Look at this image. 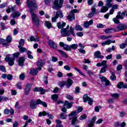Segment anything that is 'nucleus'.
Listing matches in <instances>:
<instances>
[{"label": "nucleus", "mask_w": 127, "mask_h": 127, "mask_svg": "<svg viewBox=\"0 0 127 127\" xmlns=\"http://www.w3.org/2000/svg\"><path fill=\"white\" fill-rule=\"evenodd\" d=\"M111 44V40H108L107 41L102 43V46H105V45H110Z\"/></svg>", "instance_id": "79ce46f5"}, {"label": "nucleus", "mask_w": 127, "mask_h": 127, "mask_svg": "<svg viewBox=\"0 0 127 127\" xmlns=\"http://www.w3.org/2000/svg\"><path fill=\"white\" fill-rule=\"evenodd\" d=\"M21 82H18L17 83V89H19V90H21V89H22V87H21Z\"/></svg>", "instance_id": "e2e57ef3"}, {"label": "nucleus", "mask_w": 127, "mask_h": 127, "mask_svg": "<svg viewBox=\"0 0 127 127\" xmlns=\"http://www.w3.org/2000/svg\"><path fill=\"white\" fill-rule=\"evenodd\" d=\"M46 115H47L48 117H49V119H50L51 120H52V119L54 118V117H53V115L49 113H47L45 111H43V112H40L39 113V117H42V116L44 117L46 116Z\"/></svg>", "instance_id": "f8f14e48"}, {"label": "nucleus", "mask_w": 127, "mask_h": 127, "mask_svg": "<svg viewBox=\"0 0 127 127\" xmlns=\"http://www.w3.org/2000/svg\"><path fill=\"white\" fill-rule=\"evenodd\" d=\"M38 71H37V69H33L32 70H30V74H31V75H37V72Z\"/></svg>", "instance_id": "f704fd0d"}, {"label": "nucleus", "mask_w": 127, "mask_h": 127, "mask_svg": "<svg viewBox=\"0 0 127 127\" xmlns=\"http://www.w3.org/2000/svg\"><path fill=\"white\" fill-rule=\"evenodd\" d=\"M106 68L107 67H102L100 71V73H106Z\"/></svg>", "instance_id": "774afa93"}, {"label": "nucleus", "mask_w": 127, "mask_h": 127, "mask_svg": "<svg viewBox=\"0 0 127 127\" xmlns=\"http://www.w3.org/2000/svg\"><path fill=\"white\" fill-rule=\"evenodd\" d=\"M33 91L34 92H40L41 95H43L45 93V90L42 87H35L34 88Z\"/></svg>", "instance_id": "f3484780"}, {"label": "nucleus", "mask_w": 127, "mask_h": 127, "mask_svg": "<svg viewBox=\"0 0 127 127\" xmlns=\"http://www.w3.org/2000/svg\"><path fill=\"white\" fill-rule=\"evenodd\" d=\"M24 61H25L24 58L20 57L18 61L19 66H23L24 65Z\"/></svg>", "instance_id": "b1692460"}, {"label": "nucleus", "mask_w": 127, "mask_h": 127, "mask_svg": "<svg viewBox=\"0 0 127 127\" xmlns=\"http://www.w3.org/2000/svg\"><path fill=\"white\" fill-rule=\"evenodd\" d=\"M0 26H1V30H4V29H5V26H4V23H3V22H1Z\"/></svg>", "instance_id": "338daca9"}, {"label": "nucleus", "mask_w": 127, "mask_h": 127, "mask_svg": "<svg viewBox=\"0 0 127 127\" xmlns=\"http://www.w3.org/2000/svg\"><path fill=\"white\" fill-rule=\"evenodd\" d=\"M126 46H127V43H123L120 45L121 49H125V48H126Z\"/></svg>", "instance_id": "603ef678"}, {"label": "nucleus", "mask_w": 127, "mask_h": 127, "mask_svg": "<svg viewBox=\"0 0 127 127\" xmlns=\"http://www.w3.org/2000/svg\"><path fill=\"white\" fill-rule=\"evenodd\" d=\"M94 55L95 56L94 58H99L100 59H103V58H104V56L101 55V52L99 51L95 52Z\"/></svg>", "instance_id": "aec40b11"}, {"label": "nucleus", "mask_w": 127, "mask_h": 127, "mask_svg": "<svg viewBox=\"0 0 127 127\" xmlns=\"http://www.w3.org/2000/svg\"><path fill=\"white\" fill-rule=\"evenodd\" d=\"M36 105H42V106H44L45 108H47V103H46L45 102L41 101L40 99H37V101H35V100H32L30 101V109L35 110L36 109V108H37Z\"/></svg>", "instance_id": "f03ea898"}, {"label": "nucleus", "mask_w": 127, "mask_h": 127, "mask_svg": "<svg viewBox=\"0 0 127 127\" xmlns=\"http://www.w3.org/2000/svg\"><path fill=\"white\" fill-rule=\"evenodd\" d=\"M25 78V74L24 73H22L20 74L19 75V79L20 80H21L22 81L24 80V78Z\"/></svg>", "instance_id": "4d7b16f0"}, {"label": "nucleus", "mask_w": 127, "mask_h": 127, "mask_svg": "<svg viewBox=\"0 0 127 127\" xmlns=\"http://www.w3.org/2000/svg\"><path fill=\"white\" fill-rule=\"evenodd\" d=\"M0 70L2 71V72H4L5 73L6 72V69H5V66L3 65H0Z\"/></svg>", "instance_id": "09e8293b"}, {"label": "nucleus", "mask_w": 127, "mask_h": 127, "mask_svg": "<svg viewBox=\"0 0 127 127\" xmlns=\"http://www.w3.org/2000/svg\"><path fill=\"white\" fill-rule=\"evenodd\" d=\"M101 66L104 67L108 68V64H107V61H103L101 63Z\"/></svg>", "instance_id": "49530a36"}, {"label": "nucleus", "mask_w": 127, "mask_h": 127, "mask_svg": "<svg viewBox=\"0 0 127 127\" xmlns=\"http://www.w3.org/2000/svg\"><path fill=\"white\" fill-rule=\"evenodd\" d=\"M58 52H60L61 53L63 57H64V58H67L68 57V56L67 55V54H66V53H65V52L61 50H58Z\"/></svg>", "instance_id": "c756f323"}, {"label": "nucleus", "mask_w": 127, "mask_h": 127, "mask_svg": "<svg viewBox=\"0 0 127 127\" xmlns=\"http://www.w3.org/2000/svg\"><path fill=\"white\" fill-rule=\"evenodd\" d=\"M27 5H28L29 7H31L30 9H32L33 10L32 7L33 8H37V5H36V2L35 1H28L27 2Z\"/></svg>", "instance_id": "ddd939ff"}, {"label": "nucleus", "mask_w": 127, "mask_h": 127, "mask_svg": "<svg viewBox=\"0 0 127 127\" xmlns=\"http://www.w3.org/2000/svg\"><path fill=\"white\" fill-rule=\"evenodd\" d=\"M127 25L124 24H120L117 26V28H115L113 29L115 32H118V31H121L122 30H125V29H127Z\"/></svg>", "instance_id": "6e6552de"}, {"label": "nucleus", "mask_w": 127, "mask_h": 127, "mask_svg": "<svg viewBox=\"0 0 127 127\" xmlns=\"http://www.w3.org/2000/svg\"><path fill=\"white\" fill-rule=\"evenodd\" d=\"M119 18L116 17L115 18H113V21H114V23H115V24H119L120 23H121V22H120V21L119 20Z\"/></svg>", "instance_id": "ea45409f"}, {"label": "nucleus", "mask_w": 127, "mask_h": 127, "mask_svg": "<svg viewBox=\"0 0 127 127\" xmlns=\"http://www.w3.org/2000/svg\"><path fill=\"white\" fill-rule=\"evenodd\" d=\"M32 85L31 83H28L26 85V87L25 88V95L27 96L29 94V92H30V89H31Z\"/></svg>", "instance_id": "9b49d317"}, {"label": "nucleus", "mask_w": 127, "mask_h": 127, "mask_svg": "<svg viewBox=\"0 0 127 127\" xmlns=\"http://www.w3.org/2000/svg\"><path fill=\"white\" fill-rule=\"evenodd\" d=\"M18 48H19V50L21 53H24V52L27 51V49L23 47L18 46Z\"/></svg>", "instance_id": "c85d7f7f"}, {"label": "nucleus", "mask_w": 127, "mask_h": 127, "mask_svg": "<svg viewBox=\"0 0 127 127\" xmlns=\"http://www.w3.org/2000/svg\"><path fill=\"white\" fill-rule=\"evenodd\" d=\"M45 26H46L49 29L50 28H52V24L49 21L45 22Z\"/></svg>", "instance_id": "473e14b6"}, {"label": "nucleus", "mask_w": 127, "mask_h": 127, "mask_svg": "<svg viewBox=\"0 0 127 127\" xmlns=\"http://www.w3.org/2000/svg\"><path fill=\"white\" fill-rule=\"evenodd\" d=\"M117 87L119 89H122V88L123 89H127V83L124 84L123 82H119Z\"/></svg>", "instance_id": "6ab92c4d"}, {"label": "nucleus", "mask_w": 127, "mask_h": 127, "mask_svg": "<svg viewBox=\"0 0 127 127\" xmlns=\"http://www.w3.org/2000/svg\"><path fill=\"white\" fill-rule=\"evenodd\" d=\"M56 16L58 18V17H60V18H63V13L62 12V11H61V10H58L56 12Z\"/></svg>", "instance_id": "393cba45"}, {"label": "nucleus", "mask_w": 127, "mask_h": 127, "mask_svg": "<svg viewBox=\"0 0 127 127\" xmlns=\"http://www.w3.org/2000/svg\"><path fill=\"white\" fill-rule=\"evenodd\" d=\"M58 98H59V96H58V95L57 94H54L52 95L51 97V99L53 101H57V100H58Z\"/></svg>", "instance_id": "e433bc0d"}, {"label": "nucleus", "mask_w": 127, "mask_h": 127, "mask_svg": "<svg viewBox=\"0 0 127 127\" xmlns=\"http://www.w3.org/2000/svg\"><path fill=\"white\" fill-rule=\"evenodd\" d=\"M65 85L66 86V81H60L59 83V86H60L61 88H63V86Z\"/></svg>", "instance_id": "37998d69"}, {"label": "nucleus", "mask_w": 127, "mask_h": 127, "mask_svg": "<svg viewBox=\"0 0 127 127\" xmlns=\"http://www.w3.org/2000/svg\"><path fill=\"white\" fill-rule=\"evenodd\" d=\"M48 43L51 48L53 49H57V45L53 41L50 40Z\"/></svg>", "instance_id": "dca6fc26"}, {"label": "nucleus", "mask_w": 127, "mask_h": 127, "mask_svg": "<svg viewBox=\"0 0 127 127\" xmlns=\"http://www.w3.org/2000/svg\"><path fill=\"white\" fill-rule=\"evenodd\" d=\"M68 117H69V120L71 121V120H76L77 118H78V112L74 111H72L69 114Z\"/></svg>", "instance_id": "9d476101"}, {"label": "nucleus", "mask_w": 127, "mask_h": 127, "mask_svg": "<svg viewBox=\"0 0 127 127\" xmlns=\"http://www.w3.org/2000/svg\"><path fill=\"white\" fill-rule=\"evenodd\" d=\"M73 83H74V82L73 81V80L72 79H71L70 78L67 79V81H66V83H65V86H66V88L69 89V87H71V86H72V85H73Z\"/></svg>", "instance_id": "412c9836"}, {"label": "nucleus", "mask_w": 127, "mask_h": 127, "mask_svg": "<svg viewBox=\"0 0 127 127\" xmlns=\"http://www.w3.org/2000/svg\"><path fill=\"white\" fill-rule=\"evenodd\" d=\"M111 96L113 97V98L117 99V98H119V97L120 96V94H119V93H114L112 94Z\"/></svg>", "instance_id": "052dcab7"}, {"label": "nucleus", "mask_w": 127, "mask_h": 127, "mask_svg": "<svg viewBox=\"0 0 127 127\" xmlns=\"http://www.w3.org/2000/svg\"><path fill=\"white\" fill-rule=\"evenodd\" d=\"M24 42H25L24 39H21L19 41V45L18 46H20L21 47L23 46V45H24Z\"/></svg>", "instance_id": "c03bdc74"}, {"label": "nucleus", "mask_w": 127, "mask_h": 127, "mask_svg": "<svg viewBox=\"0 0 127 127\" xmlns=\"http://www.w3.org/2000/svg\"><path fill=\"white\" fill-rule=\"evenodd\" d=\"M86 119H87V115H86V114H83L80 116L79 120H80V121H83V120H86Z\"/></svg>", "instance_id": "6e6d98bb"}, {"label": "nucleus", "mask_w": 127, "mask_h": 127, "mask_svg": "<svg viewBox=\"0 0 127 127\" xmlns=\"http://www.w3.org/2000/svg\"><path fill=\"white\" fill-rule=\"evenodd\" d=\"M106 6L109 9V8L113 6V4L111 3H106Z\"/></svg>", "instance_id": "69168bd1"}, {"label": "nucleus", "mask_w": 127, "mask_h": 127, "mask_svg": "<svg viewBox=\"0 0 127 127\" xmlns=\"http://www.w3.org/2000/svg\"><path fill=\"white\" fill-rule=\"evenodd\" d=\"M96 120H97V118L96 117H93L92 121H90V123L88 124V127H93L94 126V124H95V122H96Z\"/></svg>", "instance_id": "a878e982"}, {"label": "nucleus", "mask_w": 127, "mask_h": 127, "mask_svg": "<svg viewBox=\"0 0 127 127\" xmlns=\"http://www.w3.org/2000/svg\"><path fill=\"white\" fill-rule=\"evenodd\" d=\"M93 23V20H90V21H86L83 23V27L85 28H89L90 25H92Z\"/></svg>", "instance_id": "2eb2a0df"}, {"label": "nucleus", "mask_w": 127, "mask_h": 127, "mask_svg": "<svg viewBox=\"0 0 127 127\" xmlns=\"http://www.w3.org/2000/svg\"><path fill=\"white\" fill-rule=\"evenodd\" d=\"M73 102H71L70 103H69L68 101L66 100L64 102V107H65L66 106V109H71L72 108V106H73Z\"/></svg>", "instance_id": "4be33fe9"}, {"label": "nucleus", "mask_w": 127, "mask_h": 127, "mask_svg": "<svg viewBox=\"0 0 127 127\" xmlns=\"http://www.w3.org/2000/svg\"><path fill=\"white\" fill-rule=\"evenodd\" d=\"M78 124H79V121L77 118L71 121V125H72V126H76V125H78Z\"/></svg>", "instance_id": "4c0bfd02"}, {"label": "nucleus", "mask_w": 127, "mask_h": 127, "mask_svg": "<svg viewBox=\"0 0 127 127\" xmlns=\"http://www.w3.org/2000/svg\"><path fill=\"white\" fill-rule=\"evenodd\" d=\"M63 2H64V0H60V1L58 0H55L53 6V8L54 9H60L63 5Z\"/></svg>", "instance_id": "39448f33"}, {"label": "nucleus", "mask_w": 127, "mask_h": 127, "mask_svg": "<svg viewBox=\"0 0 127 127\" xmlns=\"http://www.w3.org/2000/svg\"><path fill=\"white\" fill-rule=\"evenodd\" d=\"M45 64V62L42 60H40L37 63V67H42V66H44Z\"/></svg>", "instance_id": "bb28decb"}, {"label": "nucleus", "mask_w": 127, "mask_h": 127, "mask_svg": "<svg viewBox=\"0 0 127 127\" xmlns=\"http://www.w3.org/2000/svg\"><path fill=\"white\" fill-rule=\"evenodd\" d=\"M4 115H8L9 114H10V115L12 116L14 114V110L12 108H11L10 110L6 108L4 110Z\"/></svg>", "instance_id": "4468645a"}, {"label": "nucleus", "mask_w": 127, "mask_h": 127, "mask_svg": "<svg viewBox=\"0 0 127 127\" xmlns=\"http://www.w3.org/2000/svg\"><path fill=\"white\" fill-rule=\"evenodd\" d=\"M86 72L89 75V77H91L92 75H94V72L91 70H86Z\"/></svg>", "instance_id": "864d4df0"}, {"label": "nucleus", "mask_w": 127, "mask_h": 127, "mask_svg": "<svg viewBox=\"0 0 127 127\" xmlns=\"http://www.w3.org/2000/svg\"><path fill=\"white\" fill-rule=\"evenodd\" d=\"M115 49H116V48H115V46H112V48H109L108 49H106V51L108 53H111L112 51H115Z\"/></svg>", "instance_id": "c9c22d12"}, {"label": "nucleus", "mask_w": 127, "mask_h": 127, "mask_svg": "<svg viewBox=\"0 0 127 127\" xmlns=\"http://www.w3.org/2000/svg\"><path fill=\"white\" fill-rule=\"evenodd\" d=\"M66 99H67V100H69V101H73L74 100V98H73V96H72L69 94L66 95Z\"/></svg>", "instance_id": "de8ad7c7"}, {"label": "nucleus", "mask_w": 127, "mask_h": 127, "mask_svg": "<svg viewBox=\"0 0 127 127\" xmlns=\"http://www.w3.org/2000/svg\"><path fill=\"white\" fill-rule=\"evenodd\" d=\"M10 55L9 54H7L6 56V58L4 59V60L6 62H8V65L9 66H13V65L14 64V58H10L9 57Z\"/></svg>", "instance_id": "0eeeda50"}, {"label": "nucleus", "mask_w": 127, "mask_h": 127, "mask_svg": "<svg viewBox=\"0 0 127 127\" xmlns=\"http://www.w3.org/2000/svg\"><path fill=\"white\" fill-rule=\"evenodd\" d=\"M100 79H101V82H105L106 81H107V79L105 76H100Z\"/></svg>", "instance_id": "0e129e2a"}, {"label": "nucleus", "mask_w": 127, "mask_h": 127, "mask_svg": "<svg viewBox=\"0 0 127 127\" xmlns=\"http://www.w3.org/2000/svg\"><path fill=\"white\" fill-rule=\"evenodd\" d=\"M104 32L107 34L113 33V29L111 28H108L105 30Z\"/></svg>", "instance_id": "72a5a7b5"}, {"label": "nucleus", "mask_w": 127, "mask_h": 127, "mask_svg": "<svg viewBox=\"0 0 127 127\" xmlns=\"http://www.w3.org/2000/svg\"><path fill=\"white\" fill-rule=\"evenodd\" d=\"M83 100L84 103H87V102H88V104L90 105V106H92V105H93V99L88 96V94H86L83 96Z\"/></svg>", "instance_id": "1a4fd4ad"}, {"label": "nucleus", "mask_w": 127, "mask_h": 127, "mask_svg": "<svg viewBox=\"0 0 127 127\" xmlns=\"http://www.w3.org/2000/svg\"><path fill=\"white\" fill-rule=\"evenodd\" d=\"M57 25L59 29H61V32L62 33V36L63 37L70 36V33L72 35V36H75L74 28H73V27H70L69 31H68V29H69V25L66 26L65 29L63 28L66 25L65 22H63L62 24L61 22H59L57 23Z\"/></svg>", "instance_id": "f257e3e1"}, {"label": "nucleus", "mask_w": 127, "mask_h": 127, "mask_svg": "<svg viewBox=\"0 0 127 127\" xmlns=\"http://www.w3.org/2000/svg\"><path fill=\"white\" fill-rule=\"evenodd\" d=\"M12 78H13V76H12V75H11V74H7V79L9 81H11V80L12 79Z\"/></svg>", "instance_id": "680f3d73"}, {"label": "nucleus", "mask_w": 127, "mask_h": 127, "mask_svg": "<svg viewBox=\"0 0 127 127\" xmlns=\"http://www.w3.org/2000/svg\"><path fill=\"white\" fill-rule=\"evenodd\" d=\"M75 30L77 31H83V28L80 25H76Z\"/></svg>", "instance_id": "58836bf2"}, {"label": "nucleus", "mask_w": 127, "mask_h": 127, "mask_svg": "<svg viewBox=\"0 0 127 127\" xmlns=\"http://www.w3.org/2000/svg\"><path fill=\"white\" fill-rule=\"evenodd\" d=\"M78 12V9H74L71 10L68 15L66 16V18L69 21H73L75 20V13Z\"/></svg>", "instance_id": "423d86ee"}, {"label": "nucleus", "mask_w": 127, "mask_h": 127, "mask_svg": "<svg viewBox=\"0 0 127 127\" xmlns=\"http://www.w3.org/2000/svg\"><path fill=\"white\" fill-rule=\"evenodd\" d=\"M116 16L120 19H124L125 16H126V12H123L122 13V12L119 11Z\"/></svg>", "instance_id": "a211bd4d"}, {"label": "nucleus", "mask_w": 127, "mask_h": 127, "mask_svg": "<svg viewBox=\"0 0 127 127\" xmlns=\"http://www.w3.org/2000/svg\"><path fill=\"white\" fill-rule=\"evenodd\" d=\"M108 10H109L108 7H107L106 6H103L100 9V12L105 13L108 11Z\"/></svg>", "instance_id": "2f4dec72"}, {"label": "nucleus", "mask_w": 127, "mask_h": 127, "mask_svg": "<svg viewBox=\"0 0 127 127\" xmlns=\"http://www.w3.org/2000/svg\"><path fill=\"white\" fill-rule=\"evenodd\" d=\"M48 77L46 76H44L43 77V81L44 83H45V84H46V85H47L48 84Z\"/></svg>", "instance_id": "8fccbe9b"}, {"label": "nucleus", "mask_w": 127, "mask_h": 127, "mask_svg": "<svg viewBox=\"0 0 127 127\" xmlns=\"http://www.w3.org/2000/svg\"><path fill=\"white\" fill-rule=\"evenodd\" d=\"M61 118L63 119V120H65V119L67 118V115H66L65 113H62L61 114Z\"/></svg>", "instance_id": "13d9d810"}, {"label": "nucleus", "mask_w": 127, "mask_h": 127, "mask_svg": "<svg viewBox=\"0 0 127 127\" xmlns=\"http://www.w3.org/2000/svg\"><path fill=\"white\" fill-rule=\"evenodd\" d=\"M32 53L30 51H28L27 53L28 58H29V59H33V56L31 55Z\"/></svg>", "instance_id": "a18cd8bd"}, {"label": "nucleus", "mask_w": 127, "mask_h": 127, "mask_svg": "<svg viewBox=\"0 0 127 127\" xmlns=\"http://www.w3.org/2000/svg\"><path fill=\"white\" fill-rule=\"evenodd\" d=\"M104 27H106V25H103L102 23H99L97 25V28H104Z\"/></svg>", "instance_id": "3c124183"}, {"label": "nucleus", "mask_w": 127, "mask_h": 127, "mask_svg": "<svg viewBox=\"0 0 127 127\" xmlns=\"http://www.w3.org/2000/svg\"><path fill=\"white\" fill-rule=\"evenodd\" d=\"M60 46L61 47H63L64 50L66 51H71V49H73V50H76L78 48V45L76 44H73L71 45L65 44L64 42H61L59 43Z\"/></svg>", "instance_id": "20e7f679"}, {"label": "nucleus", "mask_w": 127, "mask_h": 127, "mask_svg": "<svg viewBox=\"0 0 127 127\" xmlns=\"http://www.w3.org/2000/svg\"><path fill=\"white\" fill-rule=\"evenodd\" d=\"M20 12L18 11H15L11 14V17H12V18H15L16 17H19L20 16Z\"/></svg>", "instance_id": "5701e85b"}, {"label": "nucleus", "mask_w": 127, "mask_h": 127, "mask_svg": "<svg viewBox=\"0 0 127 127\" xmlns=\"http://www.w3.org/2000/svg\"><path fill=\"white\" fill-rule=\"evenodd\" d=\"M110 73L111 75L110 76V78L112 81H116V80H117V76H116L115 72H113L112 71H110Z\"/></svg>", "instance_id": "cd10ccee"}, {"label": "nucleus", "mask_w": 127, "mask_h": 127, "mask_svg": "<svg viewBox=\"0 0 127 127\" xmlns=\"http://www.w3.org/2000/svg\"><path fill=\"white\" fill-rule=\"evenodd\" d=\"M5 40L7 43H10L12 41V38L10 36H8Z\"/></svg>", "instance_id": "a19ab883"}, {"label": "nucleus", "mask_w": 127, "mask_h": 127, "mask_svg": "<svg viewBox=\"0 0 127 127\" xmlns=\"http://www.w3.org/2000/svg\"><path fill=\"white\" fill-rule=\"evenodd\" d=\"M30 12L31 13L33 24H34L36 27H39L40 25L39 21H40V20L38 18V16L37 14L34 13V11L32 9H30Z\"/></svg>", "instance_id": "7ed1b4c3"}, {"label": "nucleus", "mask_w": 127, "mask_h": 127, "mask_svg": "<svg viewBox=\"0 0 127 127\" xmlns=\"http://www.w3.org/2000/svg\"><path fill=\"white\" fill-rule=\"evenodd\" d=\"M28 40L29 41H35V42L38 41V37L37 36V38H35V37H34L33 36H31V37H30V40L29 39H28Z\"/></svg>", "instance_id": "7c9ffc66"}, {"label": "nucleus", "mask_w": 127, "mask_h": 127, "mask_svg": "<svg viewBox=\"0 0 127 127\" xmlns=\"http://www.w3.org/2000/svg\"><path fill=\"white\" fill-rule=\"evenodd\" d=\"M74 69H75L76 70V71H77V72H79V73L80 75H82V76H83L84 77H85V74H84V73H83L82 72H81V70H80V69H79L78 68L74 67Z\"/></svg>", "instance_id": "5fc2aeb1"}, {"label": "nucleus", "mask_w": 127, "mask_h": 127, "mask_svg": "<svg viewBox=\"0 0 127 127\" xmlns=\"http://www.w3.org/2000/svg\"><path fill=\"white\" fill-rule=\"evenodd\" d=\"M78 51L80 53H81V54H86V51L82 48L79 49Z\"/></svg>", "instance_id": "bf43d9fd"}]
</instances>
